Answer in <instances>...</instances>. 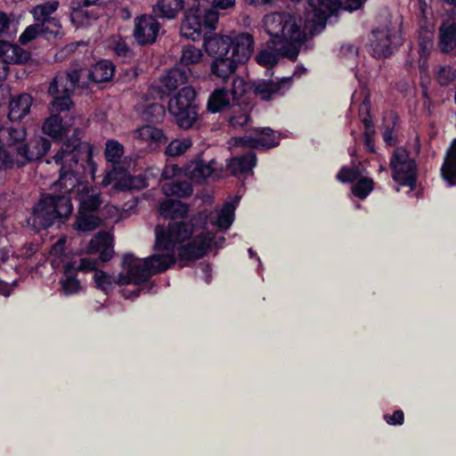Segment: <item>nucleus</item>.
I'll return each mask as SVG.
<instances>
[{"label":"nucleus","mask_w":456,"mask_h":456,"mask_svg":"<svg viewBox=\"0 0 456 456\" xmlns=\"http://www.w3.org/2000/svg\"><path fill=\"white\" fill-rule=\"evenodd\" d=\"M41 35L46 39L55 38L62 34L60 21L55 19H50L39 21Z\"/></svg>","instance_id":"nucleus-38"},{"label":"nucleus","mask_w":456,"mask_h":456,"mask_svg":"<svg viewBox=\"0 0 456 456\" xmlns=\"http://www.w3.org/2000/svg\"><path fill=\"white\" fill-rule=\"evenodd\" d=\"M44 134L53 139H61L68 134L69 129L63 125L58 115H52L46 118L42 126Z\"/></svg>","instance_id":"nucleus-28"},{"label":"nucleus","mask_w":456,"mask_h":456,"mask_svg":"<svg viewBox=\"0 0 456 456\" xmlns=\"http://www.w3.org/2000/svg\"><path fill=\"white\" fill-rule=\"evenodd\" d=\"M134 37L141 45L153 44L158 37L160 25L151 15H142L134 19Z\"/></svg>","instance_id":"nucleus-10"},{"label":"nucleus","mask_w":456,"mask_h":456,"mask_svg":"<svg viewBox=\"0 0 456 456\" xmlns=\"http://www.w3.org/2000/svg\"><path fill=\"white\" fill-rule=\"evenodd\" d=\"M61 285L62 292L67 296L77 294L82 289L81 283L77 279L75 263L65 265Z\"/></svg>","instance_id":"nucleus-25"},{"label":"nucleus","mask_w":456,"mask_h":456,"mask_svg":"<svg viewBox=\"0 0 456 456\" xmlns=\"http://www.w3.org/2000/svg\"><path fill=\"white\" fill-rule=\"evenodd\" d=\"M138 111L145 120H157L164 114V109L162 105L159 103H149L147 105L139 106Z\"/></svg>","instance_id":"nucleus-41"},{"label":"nucleus","mask_w":456,"mask_h":456,"mask_svg":"<svg viewBox=\"0 0 456 456\" xmlns=\"http://www.w3.org/2000/svg\"><path fill=\"white\" fill-rule=\"evenodd\" d=\"M25 138L26 131L23 128L0 127V144L11 154L18 153V150L24 144Z\"/></svg>","instance_id":"nucleus-18"},{"label":"nucleus","mask_w":456,"mask_h":456,"mask_svg":"<svg viewBox=\"0 0 456 456\" xmlns=\"http://www.w3.org/2000/svg\"><path fill=\"white\" fill-rule=\"evenodd\" d=\"M178 171V168L175 165L166 166L162 171L161 176L163 179L167 180L174 177Z\"/></svg>","instance_id":"nucleus-59"},{"label":"nucleus","mask_w":456,"mask_h":456,"mask_svg":"<svg viewBox=\"0 0 456 456\" xmlns=\"http://www.w3.org/2000/svg\"><path fill=\"white\" fill-rule=\"evenodd\" d=\"M29 59V53L8 40L0 41V62L9 69L10 64H21Z\"/></svg>","instance_id":"nucleus-14"},{"label":"nucleus","mask_w":456,"mask_h":456,"mask_svg":"<svg viewBox=\"0 0 456 456\" xmlns=\"http://www.w3.org/2000/svg\"><path fill=\"white\" fill-rule=\"evenodd\" d=\"M113 51L119 58L126 60L131 56V51L127 46L126 43L118 37H114L110 41V45Z\"/></svg>","instance_id":"nucleus-45"},{"label":"nucleus","mask_w":456,"mask_h":456,"mask_svg":"<svg viewBox=\"0 0 456 456\" xmlns=\"http://www.w3.org/2000/svg\"><path fill=\"white\" fill-rule=\"evenodd\" d=\"M9 258V252L6 250H1L0 251V261L5 262ZM12 288L4 283V281H0V293L5 297L9 296L11 293Z\"/></svg>","instance_id":"nucleus-55"},{"label":"nucleus","mask_w":456,"mask_h":456,"mask_svg":"<svg viewBox=\"0 0 456 456\" xmlns=\"http://www.w3.org/2000/svg\"><path fill=\"white\" fill-rule=\"evenodd\" d=\"M273 0H246V2L250 5H263L270 4Z\"/></svg>","instance_id":"nucleus-64"},{"label":"nucleus","mask_w":456,"mask_h":456,"mask_svg":"<svg viewBox=\"0 0 456 456\" xmlns=\"http://www.w3.org/2000/svg\"><path fill=\"white\" fill-rule=\"evenodd\" d=\"M361 102L359 107V115L366 128L371 126V120L369 118V112L370 108V95L366 89L362 88L355 91L352 96V104H356Z\"/></svg>","instance_id":"nucleus-29"},{"label":"nucleus","mask_w":456,"mask_h":456,"mask_svg":"<svg viewBox=\"0 0 456 456\" xmlns=\"http://www.w3.org/2000/svg\"><path fill=\"white\" fill-rule=\"evenodd\" d=\"M280 56H282L276 49V47L271 44V40L267 43V48L260 50L255 59L256 61L263 67H273L278 63Z\"/></svg>","instance_id":"nucleus-34"},{"label":"nucleus","mask_w":456,"mask_h":456,"mask_svg":"<svg viewBox=\"0 0 456 456\" xmlns=\"http://www.w3.org/2000/svg\"><path fill=\"white\" fill-rule=\"evenodd\" d=\"M159 211L163 216L175 219L184 216L188 208L180 200H167L160 205Z\"/></svg>","instance_id":"nucleus-32"},{"label":"nucleus","mask_w":456,"mask_h":456,"mask_svg":"<svg viewBox=\"0 0 456 456\" xmlns=\"http://www.w3.org/2000/svg\"><path fill=\"white\" fill-rule=\"evenodd\" d=\"M39 35H41L40 26L38 21H37L35 24L29 25L25 28L19 37V42L21 45H27L36 39Z\"/></svg>","instance_id":"nucleus-46"},{"label":"nucleus","mask_w":456,"mask_h":456,"mask_svg":"<svg viewBox=\"0 0 456 456\" xmlns=\"http://www.w3.org/2000/svg\"><path fill=\"white\" fill-rule=\"evenodd\" d=\"M217 169V163L214 159L208 162L202 159H195L185 167V175L196 182H203L212 175L218 177L219 175L216 174Z\"/></svg>","instance_id":"nucleus-16"},{"label":"nucleus","mask_w":456,"mask_h":456,"mask_svg":"<svg viewBox=\"0 0 456 456\" xmlns=\"http://www.w3.org/2000/svg\"><path fill=\"white\" fill-rule=\"evenodd\" d=\"M291 78L284 77L279 82L273 81H258L255 85V93L262 100L269 101L272 96L276 94H283L290 86Z\"/></svg>","instance_id":"nucleus-19"},{"label":"nucleus","mask_w":456,"mask_h":456,"mask_svg":"<svg viewBox=\"0 0 456 456\" xmlns=\"http://www.w3.org/2000/svg\"><path fill=\"white\" fill-rule=\"evenodd\" d=\"M18 31L14 19L4 12H0V41L13 38Z\"/></svg>","instance_id":"nucleus-35"},{"label":"nucleus","mask_w":456,"mask_h":456,"mask_svg":"<svg viewBox=\"0 0 456 456\" xmlns=\"http://www.w3.org/2000/svg\"><path fill=\"white\" fill-rule=\"evenodd\" d=\"M202 57L200 49L189 45L183 48L180 61L183 65H194L200 63Z\"/></svg>","instance_id":"nucleus-43"},{"label":"nucleus","mask_w":456,"mask_h":456,"mask_svg":"<svg viewBox=\"0 0 456 456\" xmlns=\"http://www.w3.org/2000/svg\"><path fill=\"white\" fill-rule=\"evenodd\" d=\"M92 5L88 0H71L70 6L72 10H84L83 7Z\"/></svg>","instance_id":"nucleus-60"},{"label":"nucleus","mask_w":456,"mask_h":456,"mask_svg":"<svg viewBox=\"0 0 456 456\" xmlns=\"http://www.w3.org/2000/svg\"><path fill=\"white\" fill-rule=\"evenodd\" d=\"M80 74L77 71L58 74L49 86V94L53 97V110H68L72 105L70 94L73 92Z\"/></svg>","instance_id":"nucleus-7"},{"label":"nucleus","mask_w":456,"mask_h":456,"mask_svg":"<svg viewBox=\"0 0 456 456\" xmlns=\"http://www.w3.org/2000/svg\"><path fill=\"white\" fill-rule=\"evenodd\" d=\"M385 419L389 425H402L403 422V412L397 410L393 415H386Z\"/></svg>","instance_id":"nucleus-56"},{"label":"nucleus","mask_w":456,"mask_h":456,"mask_svg":"<svg viewBox=\"0 0 456 456\" xmlns=\"http://www.w3.org/2000/svg\"><path fill=\"white\" fill-rule=\"evenodd\" d=\"M246 91V84L244 80L239 77H236L232 80V88L231 92V96L232 100L238 99L242 96Z\"/></svg>","instance_id":"nucleus-52"},{"label":"nucleus","mask_w":456,"mask_h":456,"mask_svg":"<svg viewBox=\"0 0 456 456\" xmlns=\"http://www.w3.org/2000/svg\"><path fill=\"white\" fill-rule=\"evenodd\" d=\"M64 243H65V240L61 239L52 248L51 250V255L52 256H54V255H57L58 253H60L62 249H63V247H64Z\"/></svg>","instance_id":"nucleus-62"},{"label":"nucleus","mask_w":456,"mask_h":456,"mask_svg":"<svg viewBox=\"0 0 456 456\" xmlns=\"http://www.w3.org/2000/svg\"><path fill=\"white\" fill-rule=\"evenodd\" d=\"M248 121V115L246 110L240 111L236 114L235 110H233V115L230 118V122L232 126H243Z\"/></svg>","instance_id":"nucleus-54"},{"label":"nucleus","mask_w":456,"mask_h":456,"mask_svg":"<svg viewBox=\"0 0 456 456\" xmlns=\"http://www.w3.org/2000/svg\"><path fill=\"white\" fill-rule=\"evenodd\" d=\"M239 198L234 202H226L220 209H216L209 216V222L220 229H228L234 220V210L239 202Z\"/></svg>","instance_id":"nucleus-21"},{"label":"nucleus","mask_w":456,"mask_h":456,"mask_svg":"<svg viewBox=\"0 0 456 456\" xmlns=\"http://www.w3.org/2000/svg\"><path fill=\"white\" fill-rule=\"evenodd\" d=\"M104 154L109 162L116 164L124 154V147L116 140H109L106 142Z\"/></svg>","instance_id":"nucleus-39"},{"label":"nucleus","mask_w":456,"mask_h":456,"mask_svg":"<svg viewBox=\"0 0 456 456\" xmlns=\"http://www.w3.org/2000/svg\"><path fill=\"white\" fill-rule=\"evenodd\" d=\"M402 43L396 22L387 20L376 27L370 38V51L374 57H387Z\"/></svg>","instance_id":"nucleus-5"},{"label":"nucleus","mask_w":456,"mask_h":456,"mask_svg":"<svg viewBox=\"0 0 456 456\" xmlns=\"http://www.w3.org/2000/svg\"><path fill=\"white\" fill-rule=\"evenodd\" d=\"M232 96L225 88H216L209 95L208 100V110L212 113L221 111L230 105Z\"/></svg>","instance_id":"nucleus-27"},{"label":"nucleus","mask_w":456,"mask_h":456,"mask_svg":"<svg viewBox=\"0 0 456 456\" xmlns=\"http://www.w3.org/2000/svg\"><path fill=\"white\" fill-rule=\"evenodd\" d=\"M100 253L102 261L106 262L112 256V237L109 232H98L90 241L87 253Z\"/></svg>","instance_id":"nucleus-20"},{"label":"nucleus","mask_w":456,"mask_h":456,"mask_svg":"<svg viewBox=\"0 0 456 456\" xmlns=\"http://www.w3.org/2000/svg\"><path fill=\"white\" fill-rule=\"evenodd\" d=\"M366 0H345L343 8L346 11L353 12L360 9Z\"/></svg>","instance_id":"nucleus-57"},{"label":"nucleus","mask_w":456,"mask_h":456,"mask_svg":"<svg viewBox=\"0 0 456 456\" xmlns=\"http://www.w3.org/2000/svg\"><path fill=\"white\" fill-rule=\"evenodd\" d=\"M195 96L196 93L191 86H183L168 102V110L182 128L191 127L197 120Z\"/></svg>","instance_id":"nucleus-6"},{"label":"nucleus","mask_w":456,"mask_h":456,"mask_svg":"<svg viewBox=\"0 0 456 456\" xmlns=\"http://www.w3.org/2000/svg\"><path fill=\"white\" fill-rule=\"evenodd\" d=\"M372 133L371 131V126H370L369 128H366V131H365V146L366 148L370 151H373L374 149H373V145L371 143V141H370V134Z\"/></svg>","instance_id":"nucleus-61"},{"label":"nucleus","mask_w":456,"mask_h":456,"mask_svg":"<svg viewBox=\"0 0 456 456\" xmlns=\"http://www.w3.org/2000/svg\"><path fill=\"white\" fill-rule=\"evenodd\" d=\"M203 28L201 11L200 9L187 11L181 25V35L196 41L200 38Z\"/></svg>","instance_id":"nucleus-17"},{"label":"nucleus","mask_w":456,"mask_h":456,"mask_svg":"<svg viewBox=\"0 0 456 456\" xmlns=\"http://www.w3.org/2000/svg\"><path fill=\"white\" fill-rule=\"evenodd\" d=\"M204 49L212 59L210 74L225 82L239 66L249 61L255 50V40L247 32L215 34L205 38Z\"/></svg>","instance_id":"nucleus-3"},{"label":"nucleus","mask_w":456,"mask_h":456,"mask_svg":"<svg viewBox=\"0 0 456 456\" xmlns=\"http://www.w3.org/2000/svg\"><path fill=\"white\" fill-rule=\"evenodd\" d=\"M113 182L115 183L114 186L118 190L140 189L147 185L141 177L132 176L116 167L105 175L102 183L103 186H107Z\"/></svg>","instance_id":"nucleus-13"},{"label":"nucleus","mask_w":456,"mask_h":456,"mask_svg":"<svg viewBox=\"0 0 456 456\" xmlns=\"http://www.w3.org/2000/svg\"><path fill=\"white\" fill-rule=\"evenodd\" d=\"M224 238H216L204 226L194 223L174 222L167 227L157 226L153 254L144 258L132 253L122 257V272L118 275L95 270L93 279L95 287L105 294L117 286L140 285L152 275L173 266L177 259L193 261L203 257L212 248L222 246Z\"/></svg>","instance_id":"nucleus-1"},{"label":"nucleus","mask_w":456,"mask_h":456,"mask_svg":"<svg viewBox=\"0 0 456 456\" xmlns=\"http://www.w3.org/2000/svg\"><path fill=\"white\" fill-rule=\"evenodd\" d=\"M441 174L450 186L456 185V138L447 150Z\"/></svg>","instance_id":"nucleus-24"},{"label":"nucleus","mask_w":456,"mask_h":456,"mask_svg":"<svg viewBox=\"0 0 456 456\" xmlns=\"http://www.w3.org/2000/svg\"><path fill=\"white\" fill-rule=\"evenodd\" d=\"M256 163L254 152H248L245 156L232 158L227 161V168L231 174L236 175L238 174H247L254 168Z\"/></svg>","instance_id":"nucleus-26"},{"label":"nucleus","mask_w":456,"mask_h":456,"mask_svg":"<svg viewBox=\"0 0 456 456\" xmlns=\"http://www.w3.org/2000/svg\"><path fill=\"white\" fill-rule=\"evenodd\" d=\"M86 148L82 142H68L53 156L59 167V178L53 184L54 194L43 197L35 205L30 217L34 226L47 228L55 221L67 219L73 211L70 194L78 200V210L95 212L101 206L99 190L80 178L83 165L79 160Z\"/></svg>","instance_id":"nucleus-2"},{"label":"nucleus","mask_w":456,"mask_h":456,"mask_svg":"<svg viewBox=\"0 0 456 456\" xmlns=\"http://www.w3.org/2000/svg\"><path fill=\"white\" fill-rule=\"evenodd\" d=\"M383 138L387 144L392 145L394 143V138L391 130H386L383 134Z\"/></svg>","instance_id":"nucleus-63"},{"label":"nucleus","mask_w":456,"mask_h":456,"mask_svg":"<svg viewBox=\"0 0 456 456\" xmlns=\"http://www.w3.org/2000/svg\"><path fill=\"white\" fill-rule=\"evenodd\" d=\"M70 19L76 27L87 25L89 21V16L85 10H72Z\"/></svg>","instance_id":"nucleus-51"},{"label":"nucleus","mask_w":456,"mask_h":456,"mask_svg":"<svg viewBox=\"0 0 456 456\" xmlns=\"http://www.w3.org/2000/svg\"><path fill=\"white\" fill-rule=\"evenodd\" d=\"M97 266V261L91 257H83L79 259V264L77 265L75 264L76 272L77 271H82V272H91L94 271Z\"/></svg>","instance_id":"nucleus-53"},{"label":"nucleus","mask_w":456,"mask_h":456,"mask_svg":"<svg viewBox=\"0 0 456 456\" xmlns=\"http://www.w3.org/2000/svg\"><path fill=\"white\" fill-rule=\"evenodd\" d=\"M201 20L203 23V28L215 29L218 21V14L216 12L212 10L201 12Z\"/></svg>","instance_id":"nucleus-49"},{"label":"nucleus","mask_w":456,"mask_h":456,"mask_svg":"<svg viewBox=\"0 0 456 456\" xmlns=\"http://www.w3.org/2000/svg\"><path fill=\"white\" fill-rule=\"evenodd\" d=\"M99 224L100 219L94 215V211L78 210L74 228L79 232H89L97 228Z\"/></svg>","instance_id":"nucleus-31"},{"label":"nucleus","mask_w":456,"mask_h":456,"mask_svg":"<svg viewBox=\"0 0 456 456\" xmlns=\"http://www.w3.org/2000/svg\"><path fill=\"white\" fill-rule=\"evenodd\" d=\"M183 9V0H159L155 12L162 18L174 19Z\"/></svg>","instance_id":"nucleus-33"},{"label":"nucleus","mask_w":456,"mask_h":456,"mask_svg":"<svg viewBox=\"0 0 456 456\" xmlns=\"http://www.w3.org/2000/svg\"><path fill=\"white\" fill-rule=\"evenodd\" d=\"M162 191L167 196H176L179 198L188 197L192 192L191 185L186 182L167 183L162 186Z\"/></svg>","instance_id":"nucleus-36"},{"label":"nucleus","mask_w":456,"mask_h":456,"mask_svg":"<svg viewBox=\"0 0 456 456\" xmlns=\"http://www.w3.org/2000/svg\"><path fill=\"white\" fill-rule=\"evenodd\" d=\"M263 23L271 44L282 57L295 61L305 41L308 22L304 25L300 17L289 12H272L265 16Z\"/></svg>","instance_id":"nucleus-4"},{"label":"nucleus","mask_w":456,"mask_h":456,"mask_svg":"<svg viewBox=\"0 0 456 456\" xmlns=\"http://www.w3.org/2000/svg\"><path fill=\"white\" fill-rule=\"evenodd\" d=\"M187 79L188 75L184 70L178 68L172 69L160 77V93L163 94H168L178 86L184 85Z\"/></svg>","instance_id":"nucleus-22"},{"label":"nucleus","mask_w":456,"mask_h":456,"mask_svg":"<svg viewBox=\"0 0 456 456\" xmlns=\"http://www.w3.org/2000/svg\"><path fill=\"white\" fill-rule=\"evenodd\" d=\"M433 49V36L431 32H426L421 36L419 44V53L421 58H427Z\"/></svg>","instance_id":"nucleus-48"},{"label":"nucleus","mask_w":456,"mask_h":456,"mask_svg":"<svg viewBox=\"0 0 456 456\" xmlns=\"http://www.w3.org/2000/svg\"><path fill=\"white\" fill-rule=\"evenodd\" d=\"M50 149V142L44 137H37L28 143L23 144L15 155L16 166L21 167L27 163L42 158Z\"/></svg>","instance_id":"nucleus-11"},{"label":"nucleus","mask_w":456,"mask_h":456,"mask_svg":"<svg viewBox=\"0 0 456 456\" xmlns=\"http://www.w3.org/2000/svg\"><path fill=\"white\" fill-rule=\"evenodd\" d=\"M113 74L114 67L110 61L106 60L97 62L89 72L90 78L95 83L109 81Z\"/></svg>","instance_id":"nucleus-30"},{"label":"nucleus","mask_w":456,"mask_h":456,"mask_svg":"<svg viewBox=\"0 0 456 456\" xmlns=\"http://www.w3.org/2000/svg\"><path fill=\"white\" fill-rule=\"evenodd\" d=\"M310 6L307 22L311 33L320 32L329 17L334 14L341 4L337 0H308Z\"/></svg>","instance_id":"nucleus-9"},{"label":"nucleus","mask_w":456,"mask_h":456,"mask_svg":"<svg viewBox=\"0 0 456 456\" xmlns=\"http://www.w3.org/2000/svg\"><path fill=\"white\" fill-rule=\"evenodd\" d=\"M234 145H246L250 148L265 149L279 144V138L273 134L269 127L256 129L254 135H247L234 139Z\"/></svg>","instance_id":"nucleus-12"},{"label":"nucleus","mask_w":456,"mask_h":456,"mask_svg":"<svg viewBox=\"0 0 456 456\" xmlns=\"http://www.w3.org/2000/svg\"><path fill=\"white\" fill-rule=\"evenodd\" d=\"M235 4V0H214L213 7L216 10H227L232 8Z\"/></svg>","instance_id":"nucleus-58"},{"label":"nucleus","mask_w":456,"mask_h":456,"mask_svg":"<svg viewBox=\"0 0 456 456\" xmlns=\"http://www.w3.org/2000/svg\"><path fill=\"white\" fill-rule=\"evenodd\" d=\"M16 166L15 155L0 144V169L9 168Z\"/></svg>","instance_id":"nucleus-50"},{"label":"nucleus","mask_w":456,"mask_h":456,"mask_svg":"<svg viewBox=\"0 0 456 456\" xmlns=\"http://www.w3.org/2000/svg\"><path fill=\"white\" fill-rule=\"evenodd\" d=\"M32 98L27 94H20L10 102L8 117L11 121H20L30 110Z\"/></svg>","instance_id":"nucleus-23"},{"label":"nucleus","mask_w":456,"mask_h":456,"mask_svg":"<svg viewBox=\"0 0 456 456\" xmlns=\"http://www.w3.org/2000/svg\"><path fill=\"white\" fill-rule=\"evenodd\" d=\"M435 77L439 85L448 86L455 80L456 70L451 66H439L436 69Z\"/></svg>","instance_id":"nucleus-42"},{"label":"nucleus","mask_w":456,"mask_h":456,"mask_svg":"<svg viewBox=\"0 0 456 456\" xmlns=\"http://www.w3.org/2000/svg\"><path fill=\"white\" fill-rule=\"evenodd\" d=\"M191 146L189 138L175 139L170 142L166 149V154L171 157H177L183 154Z\"/></svg>","instance_id":"nucleus-44"},{"label":"nucleus","mask_w":456,"mask_h":456,"mask_svg":"<svg viewBox=\"0 0 456 456\" xmlns=\"http://www.w3.org/2000/svg\"><path fill=\"white\" fill-rule=\"evenodd\" d=\"M133 136L138 144H145L150 150L157 149L167 141L161 129L150 125L134 130Z\"/></svg>","instance_id":"nucleus-15"},{"label":"nucleus","mask_w":456,"mask_h":456,"mask_svg":"<svg viewBox=\"0 0 456 456\" xmlns=\"http://www.w3.org/2000/svg\"><path fill=\"white\" fill-rule=\"evenodd\" d=\"M59 7L58 1H52L44 4H39L33 8L31 13L36 21H44L50 20V15L53 13Z\"/></svg>","instance_id":"nucleus-37"},{"label":"nucleus","mask_w":456,"mask_h":456,"mask_svg":"<svg viewBox=\"0 0 456 456\" xmlns=\"http://www.w3.org/2000/svg\"><path fill=\"white\" fill-rule=\"evenodd\" d=\"M362 175V171L358 168L347 167H342L337 175V178L341 183H349L355 181Z\"/></svg>","instance_id":"nucleus-47"},{"label":"nucleus","mask_w":456,"mask_h":456,"mask_svg":"<svg viewBox=\"0 0 456 456\" xmlns=\"http://www.w3.org/2000/svg\"><path fill=\"white\" fill-rule=\"evenodd\" d=\"M356 183L352 187V192L354 196L364 199L373 190V180L368 176L361 175L355 180Z\"/></svg>","instance_id":"nucleus-40"},{"label":"nucleus","mask_w":456,"mask_h":456,"mask_svg":"<svg viewBox=\"0 0 456 456\" xmlns=\"http://www.w3.org/2000/svg\"><path fill=\"white\" fill-rule=\"evenodd\" d=\"M393 170V179L401 185L414 187L416 167L412 159L409 158L408 152L403 149H396L390 161Z\"/></svg>","instance_id":"nucleus-8"}]
</instances>
